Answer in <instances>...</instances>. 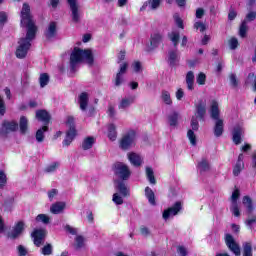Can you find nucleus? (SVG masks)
<instances>
[{
    "label": "nucleus",
    "mask_w": 256,
    "mask_h": 256,
    "mask_svg": "<svg viewBox=\"0 0 256 256\" xmlns=\"http://www.w3.org/2000/svg\"><path fill=\"white\" fill-rule=\"evenodd\" d=\"M20 25L21 27H26V37L21 38L18 42L19 46L16 50V57L18 59H24L27 57V52L31 47V42L35 39L37 33V26L35 25V20H33V14H31V6L28 3L22 5L20 11Z\"/></svg>",
    "instance_id": "nucleus-1"
},
{
    "label": "nucleus",
    "mask_w": 256,
    "mask_h": 256,
    "mask_svg": "<svg viewBox=\"0 0 256 256\" xmlns=\"http://www.w3.org/2000/svg\"><path fill=\"white\" fill-rule=\"evenodd\" d=\"M85 61L88 65H93V52L89 49L83 50L80 48H74L70 55V69L75 71L79 63Z\"/></svg>",
    "instance_id": "nucleus-2"
},
{
    "label": "nucleus",
    "mask_w": 256,
    "mask_h": 256,
    "mask_svg": "<svg viewBox=\"0 0 256 256\" xmlns=\"http://www.w3.org/2000/svg\"><path fill=\"white\" fill-rule=\"evenodd\" d=\"M137 139V132L135 130H129L120 141V148L124 151L127 149H131L133 145H135V141Z\"/></svg>",
    "instance_id": "nucleus-3"
},
{
    "label": "nucleus",
    "mask_w": 256,
    "mask_h": 256,
    "mask_svg": "<svg viewBox=\"0 0 256 256\" xmlns=\"http://www.w3.org/2000/svg\"><path fill=\"white\" fill-rule=\"evenodd\" d=\"M19 129V124L15 120H3L0 125V135L7 137L9 133H15Z\"/></svg>",
    "instance_id": "nucleus-4"
},
{
    "label": "nucleus",
    "mask_w": 256,
    "mask_h": 256,
    "mask_svg": "<svg viewBox=\"0 0 256 256\" xmlns=\"http://www.w3.org/2000/svg\"><path fill=\"white\" fill-rule=\"evenodd\" d=\"M114 173L119 177V179H122V181H127V179L131 177V170H129V166L121 162L114 164Z\"/></svg>",
    "instance_id": "nucleus-5"
},
{
    "label": "nucleus",
    "mask_w": 256,
    "mask_h": 256,
    "mask_svg": "<svg viewBox=\"0 0 256 256\" xmlns=\"http://www.w3.org/2000/svg\"><path fill=\"white\" fill-rule=\"evenodd\" d=\"M68 4L70 6V17L73 23H81V10L79 9V3H77V0H68Z\"/></svg>",
    "instance_id": "nucleus-6"
},
{
    "label": "nucleus",
    "mask_w": 256,
    "mask_h": 256,
    "mask_svg": "<svg viewBox=\"0 0 256 256\" xmlns=\"http://www.w3.org/2000/svg\"><path fill=\"white\" fill-rule=\"evenodd\" d=\"M183 209V204L181 201L176 202L172 207L164 210L162 217L165 221L169 219L170 217H175V215H179V211Z\"/></svg>",
    "instance_id": "nucleus-7"
},
{
    "label": "nucleus",
    "mask_w": 256,
    "mask_h": 256,
    "mask_svg": "<svg viewBox=\"0 0 256 256\" xmlns=\"http://www.w3.org/2000/svg\"><path fill=\"white\" fill-rule=\"evenodd\" d=\"M225 243L228 249H230L232 253H234V255L236 256L241 255V248L239 247V244H237V242L235 241V238H233L231 234L225 235Z\"/></svg>",
    "instance_id": "nucleus-8"
},
{
    "label": "nucleus",
    "mask_w": 256,
    "mask_h": 256,
    "mask_svg": "<svg viewBox=\"0 0 256 256\" xmlns=\"http://www.w3.org/2000/svg\"><path fill=\"white\" fill-rule=\"evenodd\" d=\"M163 41V34L160 32H154L150 36V44H148V51H153V49H157L159 45H161Z\"/></svg>",
    "instance_id": "nucleus-9"
},
{
    "label": "nucleus",
    "mask_w": 256,
    "mask_h": 256,
    "mask_svg": "<svg viewBox=\"0 0 256 256\" xmlns=\"http://www.w3.org/2000/svg\"><path fill=\"white\" fill-rule=\"evenodd\" d=\"M32 237L34 239V245H36V247H39L40 245H43V243H45L47 231L43 229L34 230V232L32 233Z\"/></svg>",
    "instance_id": "nucleus-10"
},
{
    "label": "nucleus",
    "mask_w": 256,
    "mask_h": 256,
    "mask_svg": "<svg viewBox=\"0 0 256 256\" xmlns=\"http://www.w3.org/2000/svg\"><path fill=\"white\" fill-rule=\"evenodd\" d=\"M205 115H207V102L200 100L196 105V118L205 121Z\"/></svg>",
    "instance_id": "nucleus-11"
},
{
    "label": "nucleus",
    "mask_w": 256,
    "mask_h": 256,
    "mask_svg": "<svg viewBox=\"0 0 256 256\" xmlns=\"http://www.w3.org/2000/svg\"><path fill=\"white\" fill-rule=\"evenodd\" d=\"M24 230H25V222L20 221L14 226L11 233L8 234V237L10 239H17L21 235V233H23Z\"/></svg>",
    "instance_id": "nucleus-12"
},
{
    "label": "nucleus",
    "mask_w": 256,
    "mask_h": 256,
    "mask_svg": "<svg viewBox=\"0 0 256 256\" xmlns=\"http://www.w3.org/2000/svg\"><path fill=\"white\" fill-rule=\"evenodd\" d=\"M221 111L219 110V102L212 100L210 105V117L214 121L220 120Z\"/></svg>",
    "instance_id": "nucleus-13"
},
{
    "label": "nucleus",
    "mask_w": 256,
    "mask_h": 256,
    "mask_svg": "<svg viewBox=\"0 0 256 256\" xmlns=\"http://www.w3.org/2000/svg\"><path fill=\"white\" fill-rule=\"evenodd\" d=\"M127 63H123L120 65V70L119 72L116 74V78H115V85L116 87H119L123 84V75H125V73H127Z\"/></svg>",
    "instance_id": "nucleus-14"
},
{
    "label": "nucleus",
    "mask_w": 256,
    "mask_h": 256,
    "mask_svg": "<svg viewBox=\"0 0 256 256\" xmlns=\"http://www.w3.org/2000/svg\"><path fill=\"white\" fill-rule=\"evenodd\" d=\"M78 104L83 112L87 111V107L89 106V94L87 92H82L78 96Z\"/></svg>",
    "instance_id": "nucleus-15"
},
{
    "label": "nucleus",
    "mask_w": 256,
    "mask_h": 256,
    "mask_svg": "<svg viewBox=\"0 0 256 256\" xmlns=\"http://www.w3.org/2000/svg\"><path fill=\"white\" fill-rule=\"evenodd\" d=\"M128 160L134 167H141V165H143V159L139 154L135 152H131L128 154Z\"/></svg>",
    "instance_id": "nucleus-16"
},
{
    "label": "nucleus",
    "mask_w": 256,
    "mask_h": 256,
    "mask_svg": "<svg viewBox=\"0 0 256 256\" xmlns=\"http://www.w3.org/2000/svg\"><path fill=\"white\" fill-rule=\"evenodd\" d=\"M75 137H77V130H75V128L69 129L66 132V137L63 141L64 147H69V145H71V143H73V139H75Z\"/></svg>",
    "instance_id": "nucleus-17"
},
{
    "label": "nucleus",
    "mask_w": 256,
    "mask_h": 256,
    "mask_svg": "<svg viewBox=\"0 0 256 256\" xmlns=\"http://www.w3.org/2000/svg\"><path fill=\"white\" fill-rule=\"evenodd\" d=\"M133 103H135V96L124 97L121 99L118 105V109H122L123 111H125V109H129V107H131Z\"/></svg>",
    "instance_id": "nucleus-18"
},
{
    "label": "nucleus",
    "mask_w": 256,
    "mask_h": 256,
    "mask_svg": "<svg viewBox=\"0 0 256 256\" xmlns=\"http://www.w3.org/2000/svg\"><path fill=\"white\" fill-rule=\"evenodd\" d=\"M36 119H38V121H42L44 125H47L49 121H51V115H49V112L46 110H38L36 111Z\"/></svg>",
    "instance_id": "nucleus-19"
},
{
    "label": "nucleus",
    "mask_w": 256,
    "mask_h": 256,
    "mask_svg": "<svg viewBox=\"0 0 256 256\" xmlns=\"http://www.w3.org/2000/svg\"><path fill=\"white\" fill-rule=\"evenodd\" d=\"M159 5H161V0H148L140 8V11H145L147 7H149V9L152 11H155V9H159Z\"/></svg>",
    "instance_id": "nucleus-20"
},
{
    "label": "nucleus",
    "mask_w": 256,
    "mask_h": 256,
    "mask_svg": "<svg viewBox=\"0 0 256 256\" xmlns=\"http://www.w3.org/2000/svg\"><path fill=\"white\" fill-rule=\"evenodd\" d=\"M179 61V50L177 48L168 51V62L170 65H176Z\"/></svg>",
    "instance_id": "nucleus-21"
},
{
    "label": "nucleus",
    "mask_w": 256,
    "mask_h": 256,
    "mask_svg": "<svg viewBox=\"0 0 256 256\" xmlns=\"http://www.w3.org/2000/svg\"><path fill=\"white\" fill-rule=\"evenodd\" d=\"M65 205V202H56L50 207V212L53 213V215H59V213H63L65 210Z\"/></svg>",
    "instance_id": "nucleus-22"
},
{
    "label": "nucleus",
    "mask_w": 256,
    "mask_h": 256,
    "mask_svg": "<svg viewBox=\"0 0 256 256\" xmlns=\"http://www.w3.org/2000/svg\"><path fill=\"white\" fill-rule=\"evenodd\" d=\"M186 85L188 91H193V89H195V74L193 71H189L186 74Z\"/></svg>",
    "instance_id": "nucleus-23"
},
{
    "label": "nucleus",
    "mask_w": 256,
    "mask_h": 256,
    "mask_svg": "<svg viewBox=\"0 0 256 256\" xmlns=\"http://www.w3.org/2000/svg\"><path fill=\"white\" fill-rule=\"evenodd\" d=\"M57 34V23L51 22L48 26V29L45 32V36L47 39H53Z\"/></svg>",
    "instance_id": "nucleus-24"
},
{
    "label": "nucleus",
    "mask_w": 256,
    "mask_h": 256,
    "mask_svg": "<svg viewBox=\"0 0 256 256\" xmlns=\"http://www.w3.org/2000/svg\"><path fill=\"white\" fill-rule=\"evenodd\" d=\"M243 134V128L240 126L234 127L233 130V142L235 145H240L241 143V135Z\"/></svg>",
    "instance_id": "nucleus-25"
},
{
    "label": "nucleus",
    "mask_w": 256,
    "mask_h": 256,
    "mask_svg": "<svg viewBox=\"0 0 256 256\" xmlns=\"http://www.w3.org/2000/svg\"><path fill=\"white\" fill-rule=\"evenodd\" d=\"M224 123L223 119L215 120L214 135L215 137H221L223 135Z\"/></svg>",
    "instance_id": "nucleus-26"
},
{
    "label": "nucleus",
    "mask_w": 256,
    "mask_h": 256,
    "mask_svg": "<svg viewBox=\"0 0 256 256\" xmlns=\"http://www.w3.org/2000/svg\"><path fill=\"white\" fill-rule=\"evenodd\" d=\"M115 183H116V189H118V191L121 193V195H123V197H128L129 189L127 188L125 183L120 180L116 181Z\"/></svg>",
    "instance_id": "nucleus-27"
},
{
    "label": "nucleus",
    "mask_w": 256,
    "mask_h": 256,
    "mask_svg": "<svg viewBox=\"0 0 256 256\" xmlns=\"http://www.w3.org/2000/svg\"><path fill=\"white\" fill-rule=\"evenodd\" d=\"M19 127H20V132L23 135H25V133H27V130L29 129V120L27 119V117L25 116L20 117Z\"/></svg>",
    "instance_id": "nucleus-28"
},
{
    "label": "nucleus",
    "mask_w": 256,
    "mask_h": 256,
    "mask_svg": "<svg viewBox=\"0 0 256 256\" xmlns=\"http://www.w3.org/2000/svg\"><path fill=\"white\" fill-rule=\"evenodd\" d=\"M198 169L200 173H205L211 169V166L209 165V161H207L205 158H202L200 162H198Z\"/></svg>",
    "instance_id": "nucleus-29"
},
{
    "label": "nucleus",
    "mask_w": 256,
    "mask_h": 256,
    "mask_svg": "<svg viewBox=\"0 0 256 256\" xmlns=\"http://www.w3.org/2000/svg\"><path fill=\"white\" fill-rule=\"evenodd\" d=\"M95 144V138L94 137H87L82 142V149L84 151H88V149H91L93 145Z\"/></svg>",
    "instance_id": "nucleus-30"
},
{
    "label": "nucleus",
    "mask_w": 256,
    "mask_h": 256,
    "mask_svg": "<svg viewBox=\"0 0 256 256\" xmlns=\"http://www.w3.org/2000/svg\"><path fill=\"white\" fill-rule=\"evenodd\" d=\"M243 205H245L247 209V214L251 215L253 213V200H251L249 196H244Z\"/></svg>",
    "instance_id": "nucleus-31"
},
{
    "label": "nucleus",
    "mask_w": 256,
    "mask_h": 256,
    "mask_svg": "<svg viewBox=\"0 0 256 256\" xmlns=\"http://www.w3.org/2000/svg\"><path fill=\"white\" fill-rule=\"evenodd\" d=\"M46 131H49V127H47V126H43L42 128L37 130L36 141H38V143H43V141L45 139L44 133H46Z\"/></svg>",
    "instance_id": "nucleus-32"
},
{
    "label": "nucleus",
    "mask_w": 256,
    "mask_h": 256,
    "mask_svg": "<svg viewBox=\"0 0 256 256\" xmlns=\"http://www.w3.org/2000/svg\"><path fill=\"white\" fill-rule=\"evenodd\" d=\"M168 38L173 43L174 48H177V46L179 45V38H180L179 32L172 31V32L168 33Z\"/></svg>",
    "instance_id": "nucleus-33"
},
{
    "label": "nucleus",
    "mask_w": 256,
    "mask_h": 256,
    "mask_svg": "<svg viewBox=\"0 0 256 256\" xmlns=\"http://www.w3.org/2000/svg\"><path fill=\"white\" fill-rule=\"evenodd\" d=\"M108 137L110 141L117 139V127L114 124L108 126Z\"/></svg>",
    "instance_id": "nucleus-34"
},
{
    "label": "nucleus",
    "mask_w": 256,
    "mask_h": 256,
    "mask_svg": "<svg viewBox=\"0 0 256 256\" xmlns=\"http://www.w3.org/2000/svg\"><path fill=\"white\" fill-rule=\"evenodd\" d=\"M83 247H85V237H83L81 235H77L75 237L74 248L76 250H79V249H83Z\"/></svg>",
    "instance_id": "nucleus-35"
},
{
    "label": "nucleus",
    "mask_w": 256,
    "mask_h": 256,
    "mask_svg": "<svg viewBox=\"0 0 256 256\" xmlns=\"http://www.w3.org/2000/svg\"><path fill=\"white\" fill-rule=\"evenodd\" d=\"M145 196L147 197L150 205H155V193L150 187L145 188Z\"/></svg>",
    "instance_id": "nucleus-36"
},
{
    "label": "nucleus",
    "mask_w": 256,
    "mask_h": 256,
    "mask_svg": "<svg viewBox=\"0 0 256 256\" xmlns=\"http://www.w3.org/2000/svg\"><path fill=\"white\" fill-rule=\"evenodd\" d=\"M161 99L165 105H173V100H171V94L167 90H163L161 93Z\"/></svg>",
    "instance_id": "nucleus-37"
},
{
    "label": "nucleus",
    "mask_w": 256,
    "mask_h": 256,
    "mask_svg": "<svg viewBox=\"0 0 256 256\" xmlns=\"http://www.w3.org/2000/svg\"><path fill=\"white\" fill-rule=\"evenodd\" d=\"M247 31H249V26H247V20H243L239 27V36L243 38L247 37Z\"/></svg>",
    "instance_id": "nucleus-38"
},
{
    "label": "nucleus",
    "mask_w": 256,
    "mask_h": 256,
    "mask_svg": "<svg viewBox=\"0 0 256 256\" xmlns=\"http://www.w3.org/2000/svg\"><path fill=\"white\" fill-rule=\"evenodd\" d=\"M146 177L149 183H151V185H155V183H157V180H155V174L153 172V168L146 167Z\"/></svg>",
    "instance_id": "nucleus-39"
},
{
    "label": "nucleus",
    "mask_w": 256,
    "mask_h": 256,
    "mask_svg": "<svg viewBox=\"0 0 256 256\" xmlns=\"http://www.w3.org/2000/svg\"><path fill=\"white\" fill-rule=\"evenodd\" d=\"M169 125L171 127H175L177 125V121H179V113L173 112L168 116Z\"/></svg>",
    "instance_id": "nucleus-40"
},
{
    "label": "nucleus",
    "mask_w": 256,
    "mask_h": 256,
    "mask_svg": "<svg viewBox=\"0 0 256 256\" xmlns=\"http://www.w3.org/2000/svg\"><path fill=\"white\" fill-rule=\"evenodd\" d=\"M40 253H42L44 256L53 255V245L52 244L44 245L41 248Z\"/></svg>",
    "instance_id": "nucleus-41"
},
{
    "label": "nucleus",
    "mask_w": 256,
    "mask_h": 256,
    "mask_svg": "<svg viewBox=\"0 0 256 256\" xmlns=\"http://www.w3.org/2000/svg\"><path fill=\"white\" fill-rule=\"evenodd\" d=\"M253 85V91L256 92V76L254 73H249L246 79V85Z\"/></svg>",
    "instance_id": "nucleus-42"
},
{
    "label": "nucleus",
    "mask_w": 256,
    "mask_h": 256,
    "mask_svg": "<svg viewBox=\"0 0 256 256\" xmlns=\"http://www.w3.org/2000/svg\"><path fill=\"white\" fill-rule=\"evenodd\" d=\"M243 256H253V248L251 247V243L245 242L243 244Z\"/></svg>",
    "instance_id": "nucleus-43"
},
{
    "label": "nucleus",
    "mask_w": 256,
    "mask_h": 256,
    "mask_svg": "<svg viewBox=\"0 0 256 256\" xmlns=\"http://www.w3.org/2000/svg\"><path fill=\"white\" fill-rule=\"evenodd\" d=\"M39 83H40V87H47V85L49 84V74L47 73H43L40 75L39 78Z\"/></svg>",
    "instance_id": "nucleus-44"
},
{
    "label": "nucleus",
    "mask_w": 256,
    "mask_h": 256,
    "mask_svg": "<svg viewBox=\"0 0 256 256\" xmlns=\"http://www.w3.org/2000/svg\"><path fill=\"white\" fill-rule=\"evenodd\" d=\"M36 221L38 223H44V225H49L51 218H49V216H47L46 214H39L36 217Z\"/></svg>",
    "instance_id": "nucleus-45"
},
{
    "label": "nucleus",
    "mask_w": 256,
    "mask_h": 256,
    "mask_svg": "<svg viewBox=\"0 0 256 256\" xmlns=\"http://www.w3.org/2000/svg\"><path fill=\"white\" fill-rule=\"evenodd\" d=\"M229 81L233 89H237V87H239V80H237V75L234 73L229 75Z\"/></svg>",
    "instance_id": "nucleus-46"
},
{
    "label": "nucleus",
    "mask_w": 256,
    "mask_h": 256,
    "mask_svg": "<svg viewBox=\"0 0 256 256\" xmlns=\"http://www.w3.org/2000/svg\"><path fill=\"white\" fill-rule=\"evenodd\" d=\"M132 69L134 73H143V64L140 61H134L132 63Z\"/></svg>",
    "instance_id": "nucleus-47"
},
{
    "label": "nucleus",
    "mask_w": 256,
    "mask_h": 256,
    "mask_svg": "<svg viewBox=\"0 0 256 256\" xmlns=\"http://www.w3.org/2000/svg\"><path fill=\"white\" fill-rule=\"evenodd\" d=\"M228 45L232 51H235L239 47V40L236 37H232L228 40Z\"/></svg>",
    "instance_id": "nucleus-48"
},
{
    "label": "nucleus",
    "mask_w": 256,
    "mask_h": 256,
    "mask_svg": "<svg viewBox=\"0 0 256 256\" xmlns=\"http://www.w3.org/2000/svg\"><path fill=\"white\" fill-rule=\"evenodd\" d=\"M243 167H245V164L243 162H237L233 169V175L235 177L239 176V173H241Z\"/></svg>",
    "instance_id": "nucleus-49"
},
{
    "label": "nucleus",
    "mask_w": 256,
    "mask_h": 256,
    "mask_svg": "<svg viewBox=\"0 0 256 256\" xmlns=\"http://www.w3.org/2000/svg\"><path fill=\"white\" fill-rule=\"evenodd\" d=\"M173 19H174L175 24L177 25V27H179V29H184L183 19H181V16H179V13H175L173 15Z\"/></svg>",
    "instance_id": "nucleus-50"
},
{
    "label": "nucleus",
    "mask_w": 256,
    "mask_h": 256,
    "mask_svg": "<svg viewBox=\"0 0 256 256\" xmlns=\"http://www.w3.org/2000/svg\"><path fill=\"white\" fill-rule=\"evenodd\" d=\"M206 81H207V76L205 75V73L200 72L196 77V83H198V85H205Z\"/></svg>",
    "instance_id": "nucleus-51"
},
{
    "label": "nucleus",
    "mask_w": 256,
    "mask_h": 256,
    "mask_svg": "<svg viewBox=\"0 0 256 256\" xmlns=\"http://www.w3.org/2000/svg\"><path fill=\"white\" fill-rule=\"evenodd\" d=\"M7 185V174H5V171H0V189H3Z\"/></svg>",
    "instance_id": "nucleus-52"
},
{
    "label": "nucleus",
    "mask_w": 256,
    "mask_h": 256,
    "mask_svg": "<svg viewBox=\"0 0 256 256\" xmlns=\"http://www.w3.org/2000/svg\"><path fill=\"white\" fill-rule=\"evenodd\" d=\"M187 137L191 145H197V137L195 136V132H193V130H188Z\"/></svg>",
    "instance_id": "nucleus-53"
},
{
    "label": "nucleus",
    "mask_w": 256,
    "mask_h": 256,
    "mask_svg": "<svg viewBox=\"0 0 256 256\" xmlns=\"http://www.w3.org/2000/svg\"><path fill=\"white\" fill-rule=\"evenodd\" d=\"M230 211L233 213L234 217H239L241 215L238 204H231Z\"/></svg>",
    "instance_id": "nucleus-54"
},
{
    "label": "nucleus",
    "mask_w": 256,
    "mask_h": 256,
    "mask_svg": "<svg viewBox=\"0 0 256 256\" xmlns=\"http://www.w3.org/2000/svg\"><path fill=\"white\" fill-rule=\"evenodd\" d=\"M57 167H59V163L54 162L45 168V172L46 173H54V171H57Z\"/></svg>",
    "instance_id": "nucleus-55"
},
{
    "label": "nucleus",
    "mask_w": 256,
    "mask_h": 256,
    "mask_svg": "<svg viewBox=\"0 0 256 256\" xmlns=\"http://www.w3.org/2000/svg\"><path fill=\"white\" fill-rule=\"evenodd\" d=\"M241 193L239 192V189H236L233 191L231 196V204H237V200L239 199Z\"/></svg>",
    "instance_id": "nucleus-56"
},
{
    "label": "nucleus",
    "mask_w": 256,
    "mask_h": 256,
    "mask_svg": "<svg viewBox=\"0 0 256 256\" xmlns=\"http://www.w3.org/2000/svg\"><path fill=\"white\" fill-rule=\"evenodd\" d=\"M191 127H192V131H199V121L195 116H193L191 119Z\"/></svg>",
    "instance_id": "nucleus-57"
},
{
    "label": "nucleus",
    "mask_w": 256,
    "mask_h": 256,
    "mask_svg": "<svg viewBox=\"0 0 256 256\" xmlns=\"http://www.w3.org/2000/svg\"><path fill=\"white\" fill-rule=\"evenodd\" d=\"M255 20H256V12H253V11L249 12L244 19V21H246V23L255 21Z\"/></svg>",
    "instance_id": "nucleus-58"
},
{
    "label": "nucleus",
    "mask_w": 256,
    "mask_h": 256,
    "mask_svg": "<svg viewBox=\"0 0 256 256\" xmlns=\"http://www.w3.org/2000/svg\"><path fill=\"white\" fill-rule=\"evenodd\" d=\"M112 201H114V203L116 205H123V198L121 196H119L118 193H115L113 195Z\"/></svg>",
    "instance_id": "nucleus-59"
},
{
    "label": "nucleus",
    "mask_w": 256,
    "mask_h": 256,
    "mask_svg": "<svg viewBox=\"0 0 256 256\" xmlns=\"http://www.w3.org/2000/svg\"><path fill=\"white\" fill-rule=\"evenodd\" d=\"M256 223V215L249 217L246 221H245V225H247V227L252 228L253 225H255Z\"/></svg>",
    "instance_id": "nucleus-60"
},
{
    "label": "nucleus",
    "mask_w": 256,
    "mask_h": 256,
    "mask_svg": "<svg viewBox=\"0 0 256 256\" xmlns=\"http://www.w3.org/2000/svg\"><path fill=\"white\" fill-rule=\"evenodd\" d=\"M7 108L5 107V100L0 96V115L3 117L5 115Z\"/></svg>",
    "instance_id": "nucleus-61"
},
{
    "label": "nucleus",
    "mask_w": 256,
    "mask_h": 256,
    "mask_svg": "<svg viewBox=\"0 0 256 256\" xmlns=\"http://www.w3.org/2000/svg\"><path fill=\"white\" fill-rule=\"evenodd\" d=\"M17 251H18V255H19V256H25V255H27V248H25V246H23V245H19V246L17 247Z\"/></svg>",
    "instance_id": "nucleus-62"
},
{
    "label": "nucleus",
    "mask_w": 256,
    "mask_h": 256,
    "mask_svg": "<svg viewBox=\"0 0 256 256\" xmlns=\"http://www.w3.org/2000/svg\"><path fill=\"white\" fill-rule=\"evenodd\" d=\"M194 29H199V31H200L201 33H203V31H205L206 27H205V25L203 24V22H196V23L194 24Z\"/></svg>",
    "instance_id": "nucleus-63"
},
{
    "label": "nucleus",
    "mask_w": 256,
    "mask_h": 256,
    "mask_svg": "<svg viewBox=\"0 0 256 256\" xmlns=\"http://www.w3.org/2000/svg\"><path fill=\"white\" fill-rule=\"evenodd\" d=\"M177 252L179 253V255L181 256H187V248L184 246H178L177 247Z\"/></svg>",
    "instance_id": "nucleus-64"
}]
</instances>
